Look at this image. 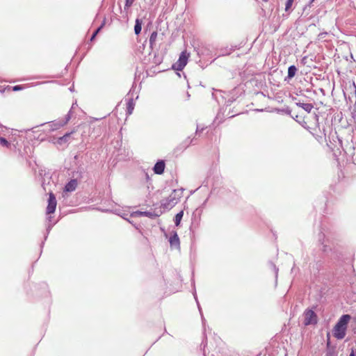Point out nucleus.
<instances>
[{
  "instance_id": "1",
  "label": "nucleus",
  "mask_w": 356,
  "mask_h": 356,
  "mask_svg": "<svg viewBox=\"0 0 356 356\" xmlns=\"http://www.w3.org/2000/svg\"><path fill=\"white\" fill-rule=\"evenodd\" d=\"M182 195V188L174 189L168 197L161 201V207L164 209H171L179 202Z\"/></svg>"
},
{
  "instance_id": "20",
  "label": "nucleus",
  "mask_w": 356,
  "mask_h": 356,
  "mask_svg": "<svg viewBox=\"0 0 356 356\" xmlns=\"http://www.w3.org/2000/svg\"><path fill=\"white\" fill-rule=\"evenodd\" d=\"M195 138H193L192 139L190 138V137L187 138L184 142H183V147L184 148H186L187 147H188L191 144H193L194 141H195Z\"/></svg>"
},
{
  "instance_id": "5",
  "label": "nucleus",
  "mask_w": 356,
  "mask_h": 356,
  "mask_svg": "<svg viewBox=\"0 0 356 356\" xmlns=\"http://www.w3.org/2000/svg\"><path fill=\"white\" fill-rule=\"evenodd\" d=\"M57 201L56 196L52 192L49 193L48 204L47 207V214L54 213L56 211Z\"/></svg>"
},
{
  "instance_id": "26",
  "label": "nucleus",
  "mask_w": 356,
  "mask_h": 356,
  "mask_svg": "<svg viewBox=\"0 0 356 356\" xmlns=\"http://www.w3.org/2000/svg\"><path fill=\"white\" fill-rule=\"evenodd\" d=\"M324 241L322 242V244H323V248H322V250L324 252H327L328 251L331 250L332 248L327 245V244H324Z\"/></svg>"
},
{
  "instance_id": "22",
  "label": "nucleus",
  "mask_w": 356,
  "mask_h": 356,
  "mask_svg": "<svg viewBox=\"0 0 356 356\" xmlns=\"http://www.w3.org/2000/svg\"><path fill=\"white\" fill-rule=\"evenodd\" d=\"M0 145L2 147H9L10 146V143L3 137H0Z\"/></svg>"
},
{
  "instance_id": "41",
  "label": "nucleus",
  "mask_w": 356,
  "mask_h": 356,
  "mask_svg": "<svg viewBox=\"0 0 356 356\" xmlns=\"http://www.w3.org/2000/svg\"><path fill=\"white\" fill-rule=\"evenodd\" d=\"M263 1H265V2H267L268 0H263Z\"/></svg>"
},
{
  "instance_id": "40",
  "label": "nucleus",
  "mask_w": 356,
  "mask_h": 356,
  "mask_svg": "<svg viewBox=\"0 0 356 356\" xmlns=\"http://www.w3.org/2000/svg\"><path fill=\"white\" fill-rule=\"evenodd\" d=\"M51 217H49V218H48V219H49V221H51Z\"/></svg>"
},
{
  "instance_id": "7",
  "label": "nucleus",
  "mask_w": 356,
  "mask_h": 356,
  "mask_svg": "<svg viewBox=\"0 0 356 356\" xmlns=\"http://www.w3.org/2000/svg\"><path fill=\"white\" fill-rule=\"evenodd\" d=\"M169 243L172 248H179L180 241L177 232L173 231L169 238Z\"/></svg>"
},
{
  "instance_id": "12",
  "label": "nucleus",
  "mask_w": 356,
  "mask_h": 356,
  "mask_svg": "<svg viewBox=\"0 0 356 356\" xmlns=\"http://www.w3.org/2000/svg\"><path fill=\"white\" fill-rule=\"evenodd\" d=\"M142 20L140 19H136L134 26V33L136 35H138L141 32L142 29Z\"/></svg>"
},
{
  "instance_id": "18",
  "label": "nucleus",
  "mask_w": 356,
  "mask_h": 356,
  "mask_svg": "<svg viewBox=\"0 0 356 356\" xmlns=\"http://www.w3.org/2000/svg\"><path fill=\"white\" fill-rule=\"evenodd\" d=\"M134 108V103L133 99H129L127 104V113L131 115Z\"/></svg>"
},
{
  "instance_id": "4",
  "label": "nucleus",
  "mask_w": 356,
  "mask_h": 356,
  "mask_svg": "<svg viewBox=\"0 0 356 356\" xmlns=\"http://www.w3.org/2000/svg\"><path fill=\"white\" fill-rule=\"evenodd\" d=\"M188 58V54L186 51H182L179 55L178 60L172 65L173 69L181 71L186 65Z\"/></svg>"
},
{
  "instance_id": "3",
  "label": "nucleus",
  "mask_w": 356,
  "mask_h": 356,
  "mask_svg": "<svg viewBox=\"0 0 356 356\" xmlns=\"http://www.w3.org/2000/svg\"><path fill=\"white\" fill-rule=\"evenodd\" d=\"M304 325H316L318 322V316L313 309H306L303 314Z\"/></svg>"
},
{
  "instance_id": "29",
  "label": "nucleus",
  "mask_w": 356,
  "mask_h": 356,
  "mask_svg": "<svg viewBox=\"0 0 356 356\" xmlns=\"http://www.w3.org/2000/svg\"><path fill=\"white\" fill-rule=\"evenodd\" d=\"M22 89V86H19V85H17V86H13V90L14 91H19V90H21Z\"/></svg>"
},
{
  "instance_id": "17",
  "label": "nucleus",
  "mask_w": 356,
  "mask_h": 356,
  "mask_svg": "<svg viewBox=\"0 0 356 356\" xmlns=\"http://www.w3.org/2000/svg\"><path fill=\"white\" fill-rule=\"evenodd\" d=\"M183 216H184V211H179V213H177L175 216V218H174V222H175V225L177 227L180 225V222H181V220L183 218Z\"/></svg>"
},
{
  "instance_id": "14",
  "label": "nucleus",
  "mask_w": 356,
  "mask_h": 356,
  "mask_svg": "<svg viewBox=\"0 0 356 356\" xmlns=\"http://www.w3.org/2000/svg\"><path fill=\"white\" fill-rule=\"evenodd\" d=\"M157 35H158L157 32L153 31L149 37V47L151 49H153L154 46L155 45Z\"/></svg>"
},
{
  "instance_id": "19",
  "label": "nucleus",
  "mask_w": 356,
  "mask_h": 356,
  "mask_svg": "<svg viewBox=\"0 0 356 356\" xmlns=\"http://www.w3.org/2000/svg\"><path fill=\"white\" fill-rule=\"evenodd\" d=\"M105 25V19L102 22V23L101 24V25L95 31V32L92 33L91 38H90V40L92 41L95 37L97 36V35L99 33V32L102 30V29L104 27V26Z\"/></svg>"
},
{
  "instance_id": "2",
  "label": "nucleus",
  "mask_w": 356,
  "mask_h": 356,
  "mask_svg": "<svg viewBox=\"0 0 356 356\" xmlns=\"http://www.w3.org/2000/svg\"><path fill=\"white\" fill-rule=\"evenodd\" d=\"M71 112L72 111L70 110L68 113L66 115L64 119L62 120H54L47 123H44L41 124L42 126L46 125L48 127V129L49 131H55L58 129L59 128L63 127L71 119Z\"/></svg>"
},
{
  "instance_id": "28",
  "label": "nucleus",
  "mask_w": 356,
  "mask_h": 356,
  "mask_svg": "<svg viewBox=\"0 0 356 356\" xmlns=\"http://www.w3.org/2000/svg\"><path fill=\"white\" fill-rule=\"evenodd\" d=\"M51 227H52L51 225H49L48 227H47V234L44 236V240L47 239V236H48L49 233L50 232V230L51 229Z\"/></svg>"
},
{
  "instance_id": "39",
  "label": "nucleus",
  "mask_w": 356,
  "mask_h": 356,
  "mask_svg": "<svg viewBox=\"0 0 356 356\" xmlns=\"http://www.w3.org/2000/svg\"><path fill=\"white\" fill-rule=\"evenodd\" d=\"M229 104H231L232 102V100H229Z\"/></svg>"
},
{
  "instance_id": "30",
  "label": "nucleus",
  "mask_w": 356,
  "mask_h": 356,
  "mask_svg": "<svg viewBox=\"0 0 356 356\" xmlns=\"http://www.w3.org/2000/svg\"><path fill=\"white\" fill-rule=\"evenodd\" d=\"M353 163L356 165V149L352 156Z\"/></svg>"
},
{
  "instance_id": "25",
  "label": "nucleus",
  "mask_w": 356,
  "mask_h": 356,
  "mask_svg": "<svg viewBox=\"0 0 356 356\" xmlns=\"http://www.w3.org/2000/svg\"><path fill=\"white\" fill-rule=\"evenodd\" d=\"M279 112H281V113L286 114V115H291V110L289 107H286V108L280 109Z\"/></svg>"
},
{
  "instance_id": "15",
  "label": "nucleus",
  "mask_w": 356,
  "mask_h": 356,
  "mask_svg": "<svg viewBox=\"0 0 356 356\" xmlns=\"http://www.w3.org/2000/svg\"><path fill=\"white\" fill-rule=\"evenodd\" d=\"M72 134V131L70 132V133H66L64 136L58 138L57 143L59 145H62L65 143H67Z\"/></svg>"
},
{
  "instance_id": "37",
  "label": "nucleus",
  "mask_w": 356,
  "mask_h": 356,
  "mask_svg": "<svg viewBox=\"0 0 356 356\" xmlns=\"http://www.w3.org/2000/svg\"><path fill=\"white\" fill-rule=\"evenodd\" d=\"M321 235L319 236V241H321Z\"/></svg>"
},
{
  "instance_id": "32",
  "label": "nucleus",
  "mask_w": 356,
  "mask_h": 356,
  "mask_svg": "<svg viewBox=\"0 0 356 356\" xmlns=\"http://www.w3.org/2000/svg\"><path fill=\"white\" fill-rule=\"evenodd\" d=\"M314 118H315V120H316V122L318 123V115H316V114H315V115H314Z\"/></svg>"
},
{
  "instance_id": "23",
  "label": "nucleus",
  "mask_w": 356,
  "mask_h": 356,
  "mask_svg": "<svg viewBox=\"0 0 356 356\" xmlns=\"http://www.w3.org/2000/svg\"><path fill=\"white\" fill-rule=\"evenodd\" d=\"M294 0H287L285 4V10L289 11L293 5Z\"/></svg>"
},
{
  "instance_id": "36",
  "label": "nucleus",
  "mask_w": 356,
  "mask_h": 356,
  "mask_svg": "<svg viewBox=\"0 0 356 356\" xmlns=\"http://www.w3.org/2000/svg\"><path fill=\"white\" fill-rule=\"evenodd\" d=\"M315 0H310L309 5L312 4Z\"/></svg>"
},
{
  "instance_id": "6",
  "label": "nucleus",
  "mask_w": 356,
  "mask_h": 356,
  "mask_svg": "<svg viewBox=\"0 0 356 356\" xmlns=\"http://www.w3.org/2000/svg\"><path fill=\"white\" fill-rule=\"evenodd\" d=\"M346 328L335 325L333 328V335L337 339H342L346 334Z\"/></svg>"
},
{
  "instance_id": "16",
  "label": "nucleus",
  "mask_w": 356,
  "mask_h": 356,
  "mask_svg": "<svg viewBox=\"0 0 356 356\" xmlns=\"http://www.w3.org/2000/svg\"><path fill=\"white\" fill-rule=\"evenodd\" d=\"M137 213L140 216H147L152 219L158 216L156 213L150 211H138Z\"/></svg>"
},
{
  "instance_id": "35",
  "label": "nucleus",
  "mask_w": 356,
  "mask_h": 356,
  "mask_svg": "<svg viewBox=\"0 0 356 356\" xmlns=\"http://www.w3.org/2000/svg\"><path fill=\"white\" fill-rule=\"evenodd\" d=\"M212 96L213 98H215L218 102H219V100L216 97L214 93L212 94Z\"/></svg>"
},
{
  "instance_id": "11",
  "label": "nucleus",
  "mask_w": 356,
  "mask_h": 356,
  "mask_svg": "<svg viewBox=\"0 0 356 356\" xmlns=\"http://www.w3.org/2000/svg\"><path fill=\"white\" fill-rule=\"evenodd\" d=\"M76 186H77L76 179H71L65 186V191L72 192V191H75Z\"/></svg>"
},
{
  "instance_id": "10",
  "label": "nucleus",
  "mask_w": 356,
  "mask_h": 356,
  "mask_svg": "<svg viewBox=\"0 0 356 356\" xmlns=\"http://www.w3.org/2000/svg\"><path fill=\"white\" fill-rule=\"evenodd\" d=\"M295 103L297 106L302 108L308 113H309L314 108L313 104L310 103H304L300 101L296 102Z\"/></svg>"
},
{
  "instance_id": "8",
  "label": "nucleus",
  "mask_w": 356,
  "mask_h": 356,
  "mask_svg": "<svg viewBox=\"0 0 356 356\" xmlns=\"http://www.w3.org/2000/svg\"><path fill=\"white\" fill-rule=\"evenodd\" d=\"M165 166V164L164 161L159 160L155 163L153 170L156 175H162L164 172Z\"/></svg>"
},
{
  "instance_id": "31",
  "label": "nucleus",
  "mask_w": 356,
  "mask_h": 356,
  "mask_svg": "<svg viewBox=\"0 0 356 356\" xmlns=\"http://www.w3.org/2000/svg\"><path fill=\"white\" fill-rule=\"evenodd\" d=\"M271 265L275 270V277H277V274H278V268L276 267V266L275 264H273V263H271Z\"/></svg>"
},
{
  "instance_id": "13",
  "label": "nucleus",
  "mask_w": 356,
  "mask_h": 356,
  "mask_svg": "<svg viewBox=\"0 0 356 356\" xmlns=\"http://www.w3.org/2000/svg\"><path fill=\"white\" fill-rule=\"evenodd\" d=\"M297 68L295 65H291L288 68V74L286 79H291L296 75Z\"/></svg>"
},
{
  "instance_id": "38",
  "label": "nucleus",
  "mask_w": 356,
  "mask_h": 356,
  "mask_svg": "<svg viewBox=\"0 0 356 356\" xmlns=\"http://www.w3.org/2000/svg\"><path fill=\"white\" fill-rule=\"evenodd\" d=\"M329 345H330V340H329V339H327V346H329Z\"/></svg>"
},
{
  "instance_id": "27",
  "label": "nucleus",
  "mask_w": 356,
  "mask_h": 356,
  "mask_svg": "<svg viewBox=\"0 0 356 356\" xmlns=\"http://www.w3.org/2000/svg\"><path fill=\"white\" fill-rule=\"evenodd\" d=\"M204 129V127H200L199 125L197 126L195 134L197 135L200 133L202 132Z\"/></svg>"
},
{
  "instance_id": "34",
  "label": "nucleus",
  "mask_w": 356,
  "mask_h": 356,
  "mask_svg": "<svg viewBox=\"0 0 356 356\" xmlns=\"http://www.w3.org/2000/svg\"><path fill=\"white\" fill-rule=\"evenodd\" d=\"M42 186L43 187V189H44L45 191H47V188H46V186H45V184H44V182L42 184Z\"/></svg>"
},
{
  "instance_id": "9",
  "label": "nucleus",
  "mask_w": 356,
  "mask_h": 356,
  "mask_svg": "<svg viewBox=\"0 0 356 356\" xmlns=\"http://www.w3.org/2000/svg\"><path fill=\"white\" fill-rule=\"evenodd\" d=\"M350 319V316L349 314H343L340 317L336 325L347 329V325Z\"/></svg>"
},
{
  "instance_id": "24",
  "label": "nucleus",
  "mask_w": 356,
  "mask_h": 356,
  "mask_svg": "<svg viewBox=\"0 0 356 356\" xmlns=\"http://www.w3.org/2000/svg\"><path fill=\"white\" fill-rule=\"evenodd\" d=\"M134 0H125L124 10L129 9L133 4Z\"/></svg>"
},
{
  "instance_id": "21",
  "label": "nucleus",
  "mask_w": 356,
  "mask_h": 356,
  "mask_svg": "<svg viewBox=\"0 0 356 356\" xmlns=\"http://www.w3.org/2000/svg\"><path fill=\"white\" fill-rule=\"evenodd\" d=\"M193 296H194V298H195V300H196V302H197V307H198V309H199L200 313V314H201L202 321V324H203V325L204 326V324H205V321H205V319H204V316H203V314H202V309H201L200 305V304H199V302H198V301H197V295H196V293H195V292L193 293Z\"/></svg>"
},
{
  "instance_id": "33",
  "label": "nucleus",
  "mask_w": 356,
  "mask_h": 356,
  "mask_svg": "<svg viewBox=\"0 0 356 356\" xmlns=\"http://www.w3.org/2000/svg\"><path fill=\"white\" fill-rule=\"evenodd\" d=\"M349 356H355V350H352V351H351V353H350V355H349Z\"/></svg>"
}]
</instances>
